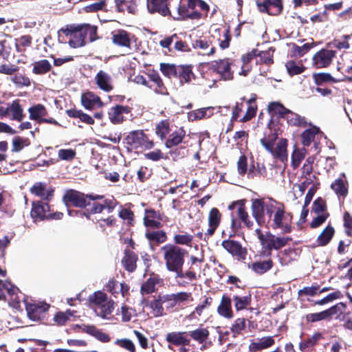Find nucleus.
I'll return each mask as SVG.
<instances>
[{"label": "nucleus", "mask_w": 352, "mask_h": 352, "mask_svg": "<svg viewBox=\"0 0 352 352\" xmlns=\"http://www.w3.org/2000/svg\"><path fill=\"white\" fill-rule=\"evenodd\" d=\"M81 104L87 110H92L96 107H102L104 105L100 98L91 91H87L81 95Z\"/></svg>", "instance_id": "obj_29"}, {"label": "nucleus", "mask_w": 352, "mask_h": 352, "mask_svg": "<svg viewBox=\"0 0 352 352\" xmlns=\"http://www.w3.org/2000/svg\"><path fill=\"white\" fill-rule=\"evenodd\" d=\"M164 218H166L164 214L159 210L157 211L153 208L146 209L143 223L148 228L160 229L163 226L162 221H164Z\"/></svg>", "instance_id": "obj_13"}, {"label": "nucleus", "mask_w": 352, "mask_h": 352, "mask_svg": "<svg viewBox=\"0 0 352 352\" xmlns=\"http://www.w3.org/2000/svg\"><path fill=\"white\" fill-rule=\"evenodd\" d=\"M273 266L274 262L271 258H269L267 261L254 262L249 267L258 274H263L270 270Z\"/></svg>", "instance_id": "obj_53"}, {"label": "nucleus", "mask_w": 352, "mask_h": 352, "mask_svg": "<svg viewBox=\"0 0 352 352\" xmlns=\"http://www.w3.org/2000/svg\"><path fill=\"white\" fill-rule=\"evenodd\" d=\"M145 237L150 245L157 246L167 241L166 232L162 230H147L145 232Z\"/></svg>", "instance_id": "obj_34"}, {"label": "nucleus", "mask_w": 352, "mask_h": 352, "mask_svg": "<svg viewBox=\"0 0 352 352\" xmlns=\"http://www.w3.org/2000/svg\"><path fill=\"white\" fill-rule=\"evenodd\" d=\"M157 285H163L164 279L159 274L152 272L150 277L142 284L140 293L143 296L152 294L156 291L155 286Z\"/></svg>", "instance_id": "obj_26"}, {"label": "nucleus", "mask_w": 352, "mask_h": 352, "mask_svg": "<svg viewBox=\"0 0 352 352\" xmlns=\"http://www.w3.org/2000/svg\"><path fill=\"white\" fill-rule=\"evenodd\" d=\"M309 129H305L300 135L301 143L304 147H308L312 142H314L315 146H317L318 143L315 142L316 138H320L324 135V133L320 129L312 124L311 122H308Z\"/></svg>", "instance_id": "obj_20"}, {"label": "nucleus", "mask_w": 352, "mask_h": 352, "mask_svg": "<svg viewBox=\"0 0 352 352\" xmlns=\"http://www.w3.org/2000/svg\"><path fill=\"white\" fill-rule=\"evenodd\" d=\"M195 75L192 70V66L190 65H177V70L175 78L179 79L180 83H189L191 81L192 78H194Z\"/></svg>", "instance_id": "obj_43"}, {"label": "nucleus", "mask_w": 352, "mask_h": 352, "mask_svg": "<svg viewBox=\"0 0 352 352\" xmlns=\"http://www.w3.org/2000/svg\"><path fill=\"white\" fill-rule=\"evenodd\" d=\"M194 49H199L206 51L205 54L208 56L213 55L215 53L216 48L212 45L211 38H199L192 42Z\"/></svg>", "instance_id": "obj_39"}, {"label": "nucleus", "mask_w": 352, "mask_h": 352, "mask_svg": "<svg viewBox=\"0 0 352 352\" xmlns=\"http://www.w3.org/2000/svg\"><path fill=\"white\" fill-rule=\"evenodd\" d=\"M65 113L68 117L72 118H78L82 122L89 125H92L95 122L94 118L84 113L82 110L77 109L76 108L67 109Z\"/></svg>", "instance_id": "obj_45"}, {"label": "nucleus", "mask_w": 352, "mask_h": 352, "mask_svg": "<svg viewBox=\"0 0 352 352\" xmlns=\"http://www.w3.org/2000/svg\"><path fill=\"white\" fill-rule=\"evenodd\" d=\"M116 11L120 13H124L126 11L128 13L135 14L137 13L136 0H115Z\"/></svg>", "instance_id": "obj_38"}, {"label": "nucleus", "mask_w": 352, "mask_h": 352, "mask_svg": "<svg viewBox=\"0 0 352 352\" xmlns=\"http://www.w3.org/2000/svg\"><path fill=\"white\" fill-rule=\"evenodd\" d=\"M7 117L10 116L12 120L21 122L24 118L23 110L19 99L14 100L7 106Z\"/></svg>", "instance_id": "obj_33"}, {"label": "nucleus", "mask_w": 352, "mask_h": 352, "mask_svg": "<svg viewBox=\"0 0 352 352\" xmlns=\"http://www.w3.org/2000/svg\"><path fill=\"white\" fill-rule=\"evenodd\" d=\"M251 210L252 217L260 226L267 224L272 230H280L283 234L292 230L293 215L285 210V206L273 198L268 201L264 199L252 200Z\"/></svg>", "instance_id": "obj_1"}, {"label": "nucleus", "mask_w": 352, "mask_h": 352, "mask_svg": "<svg viewBox=\"0 0 352 352\" xmlns=\"http://www.w3.org/2000/svg\"><path fill=\"white\" fill-rule=\"evenodd\" d=\"M48 309H25L28 318L33 322H47L49 319Z\"/></svg>", "instance_id": "obj_47"}, {"label": "nucleus", "mask_w": 352, "mask_h": 352, "mask_svg": "<svg viewBox=\"0 0 352 352\" xmlns=\"http://www.w3.org/2000/svg\"><path fill=\"white\" fill-rule=\"evenodd\" d=\"M118 217L126 223L127 226L133 227L135 226V214L130 208L121 206L118 211Z\"/></svg>", "instance_id": "obj_56"}, {"label": "nucleus", "mask_w": 352, "mask_h": 352, "mask_svg": "<svg viewBox=\"0 0 352 352\" xmlns=\"http://www.w3.org/2000/svg\"><path fill=\"white\" fill-rule=\"evenodd\" d=\"M131 111L132 107L129 106L116 104L109 109L108 117L112 124H120L125 120L123 114L130 113Z\"/></svg>", "instance_id": "obj_23"}, {"label": "nucleus", "mask_w": 352, "mask_h": 352, "mask_svg": "<svg viewBox=\"0 0 352 352\" xmlns=\"http://www.w3.org/2000/svg\"><path fill=\"white\" fill-rule=\"evenodd\" d=\"M124 140L126 144L134 149L142 148L150 150L155 146V142L150 140L148 135L141 129L131 131Z\"/></svg>", "instance_id": "obj_8"}, {"label": "nucleus", "mask_w": 352, "mask_h": 352, "mask_svg": "<svg viewBox=\"0 0 352 352\" xmlns=\"http://www.w3.org/2000/svg\"><path fill=\"white\" fill-rule=\"evenodd\" d=\"M177 10L178 16L177 17L175 18V19L179 21H184L188 19L192 20L189 0H179V3Z\"/></svg>", "instance_id": "obj_44"}, {"label": "nucleus", "mask_w": 352, "mask_h": 352, "mask_svg": "<svg viewBox=\"0 0 352 352\" xmlns=\"http://www.w3.org/2000/svg\"><path fill=\"white\" fill-rule=\"evenodd\" d=\"M320 289L319 285H311V287H305L300 289L298 292V296L302 300H310L309 296L312 297L316 296Z\"/></svg>", "instance_id": "obj_61"}, {"label": "nucleus", "mask_w": 352, "mask_h": 352, "mask_svg": "<svg viewBox=\"0 0 352 352\" xmlns=\"http://www.w3.org/2000/svg\"><path fill=\"white\" fill-rule=\"evenodd\" d=\"M148 78L149 79L148 88L153 90L155 94L163 96L169 94L167 87L157 72L153 71L148 74Z\"/></svg>", "instance_id": "obj_24"}, {"label": "nucleus", "mask_w": 352, "mask_h": 352, "mask_svg": "<svg viewBox=\"0 0 352 352\" xmlns=\"http://www.w3.org/2000/svg\"><path fill=\"white\" fill-rule=\"evenodd\" d=\"M287 109L280 102H271L267 105V111L272 117L278 116V118H284Z\"/></svg>", "instance_id": "obj_52"}, {"label": "nucleus", "mask_w": 352, "mask_h": 352, "mask_svg": "<svg viewBox=\"0 0 352 352\" xmlns=\"http://www.w3.org/2000/svg\"><path fill=\"white\" fill-rule=\"evenodd\" d=\"M59 32H62L66 36H70L68 43L73 48L84 47L87 45L79 23H72L66 25L60 28Z\"/></svg>", "instance_id": "obj_10"}, {"label": "nucleus", "mask_w": 352, "mask_h": 352, "mask_svg": "<svg viewBox=\"0 0 352 352\" xmlns=\"http://www.w3.org/2000/svg\"><path fill=\"white\" fill-rule=\"evenodd\" d=\"M8 294V303L12 308H20L21 302L25 305V308H50V305L45 302H36L31 297L19 292L17 287L11 283L4 284Z\"/></svg>", "instance_id": "obj_6"}, {"label": "nucleus", "mask_w": 352, "mask_h": 352, "mask_svg": "<svg viewBox=\"0 0 352 352\" xmlns=\"http://www.w3.org/2000/svg\"><path fill=\"white\" fill-rule=\"evenodd\" d=\"M336 309H325L319 313L311 314L306 316L308 322H315L321 320H329L331 316L336 314Z\"/></svg>", "instance_id": "obj_54"}, {"label": "nucleus", "mask_w": 352, "mask_h": 352, "mask_svg": "<svg viewBox=\"0 0 352 352\" xmlns=\"http://www.w3.org/2000/svg\"><path fill=\"white\" fill-rule=\"evenodd\" d=\"M84 40L88 43H93L100 38L98 34V26L88 23H79Z\"/></svg>", "instance_id": "obj_32"}, {"label": "nucleus", "mask_w": 352, "mask_h": 352, "mask_svg": "<svg viewBox=\"0 0 352 352\" xmlns=\"http://www.w3.org/2000/svg\"><path fill=\"white\" fill-rule=\"evenodd\" d=\"M107 0H99L97 2L85 6L83 10L87 13L98 12V11L107 12L109 11L107 8Z\"/></svg>", "instance_id": "obj_60"}, {"label": "nucleus", "mask_w": 352, "mask_h": 352, "mask_svg": "<svg viewBox=\"0 0 352 352\" xmlns=\"http://www.w3.org/2000/svg\"><path fill=\"white\" fill-rule=\"evenodd\" d=\"M112 43L118 47L131 49L132 41L135 36L123 29H118L111 32Z\"/></svg>", "instance_id": "obj_16"}, {"label": "nucleus", "mask_w": 352, "mask_h": 352, "mask_svg": "<svg viewBox=\"0 0 352 352\" xmlns=\"http://www.w3.org/2000/svg\"><path fill=\"white\" fill-rule=\"evenodd\" d=\"M161 72L167 78H172L176 77L177 65L175 64L162 63L160 65Z\"/></svg>", "instance_id": "obj_63"}, {"label": "nucleus", "mask_w": 352, "mask_h": 352, "mask_svg": "<svg viewBox=\"0 0 352 352\" xmlns=\"http://www.w3.org/2000/svg\"><path fill=\"white\" fill-rule=\"evenodd\" d=\"M186 135V132L183 127H176L168 135L164 141V145L167 148L177 146L182 144Z\"/></svg>", "instance_id": "obj_27"}, {"label": "nucleus", "mask_w": 352, "mask_h": 352, "mask_svg": "<svg viewBox=\"0 0 352 352\" xmlns=\"http://www.w3.org/2000/svg\"><path fill=\"white\" fill-rule=\"evenodd\" d=\"M334 228L329 224L327 225L318 235L316 242L319 246H326L328 245L335 234Z\"/></svg>", "instance_id": "obj_46"}, {"label": "nucleus", "mask_w": 352, "mask_h": 352, "mask_svg": "<svg viewBox=\"0 0 352 352\" xmlns=\"http://www.w3.org/2000/svg\"><path fill=\"white\" fill-rule=\"evenodd\" d=\"M268 131L264 133V136L260 140L261 145L268 151L274 159L279 160L284 162L287 161V145L288 141L286 138H280L276 147L275 142L280 135V128L274 120L271 119L267 124Z\"/></svg>", "instance_id": "obj_3"}, {"label": "nucleus", "mask_w": 352, "mask_h": 352, "mask_svg": "<svg viewBox=\"0 0 352 352\" xmlns=\"http://www.w3.org/2000/svg\"><path fill=\"white\" fill-rule=\"evenodd\" d=\"M50 211L49 202L45 201H34L32 203L30 216L34 221H41L47 219Z\"/></svg>", "instance_id": "obj_19"}, {"label": "nucleus", "mask_w": 352, "mask_h": 352, "mask_svg": "<svg viewBox=\"0 0 352 352\" xmlns=\"http://www.w3.org/2000/svg\"><path fill=\"white\" fill-rule=\"evenodd\" d=\"M241 100L242 101H246L248 107L245 115L241 118L239 121L241 122H245L256 116L258 109L256 103L257 96L256 94H252L250 98L248 100H246L245 96L242 97Z\"/></svg>", "instance_id": "obj_30"}, {"label": "nucleus", "mask_w": 352, "mask_h": 352, "mask_svg": "<svg viewBox=\"0 0 352 352\" xmlns=\"http://www.w3.org/2000/svg\"><path fill=\"white\" fill-rule=\"evenodd\" d=\"M230 65L231 63L229 58H225L215 61L212 66L214 71L220 74L223 80H228L233 78V73L231 71Z\"/></svg>", "instance_id": "obj_28"}, {"label": "nucleus", "mask_w": 352, "mask_h": 352, "mask_svg": "<svg viewBox=\"0 0 352 352\" xmlns=\"http://www.w3.org/2000/svg\"><path fill=\"white\" fill-rule=\"evenodd\" d=\"M15 47L18 52H22L25 48L30 47L32 43V37L29 35H23L15 39Z\"/></svg>", "instance_id": "obj_62"}, {"label": "nucleus", "mask_w": 352, "mask_h": 352, "mask_svg": "<svg viewBox=\"0 0 352 352\" xmlns=\"http://www.w3.org/2000/svg\"><path fill=\"white\" fill-rule=\"evenodd\" d=\"M161 250L168 271L175 273L180 268H183L185 256L188 254L185 249L175 244L168 243L162 247Z\"/></svg>", "instance_id": "obj_5"}, {"label": "nucleus", "mask_w": 352, "mask_h": 352, "mask_svg": "<svg viewBox=\"0 0 352 352\" xmlns=\"http://www.w3.org/2000/svg\"><path fill=\"white\" fill-rule=\"evenodd\" d=\"M283 119L286 120L287 122L290 126L298 127H306L308 126V122L306 118L293 112L289 109Z\"/></svg>", "instance_id": "obj_41"}, {"label": "nucleus", "mask_w": 352, "mask_h": 352, "mask_svg": "<svg viewBox=\"0 0 352 352\" xmlns=\"http://www.w3.org/2000/svg\"><path fill=\"white\" fill-rule=\"evenodd\" d=\"M30 119L37 120L43 116L47 115V110L43 104H37L29 108Z\"/></svg>", "instance_id": "obj_59"}, {"label": "nucleus", "mask_w": 352, "mask_h": 352, "mask_svg": "<svg viewBox=\"0 0 352 352\" xmlns=\"http://www.w3.org/2000/svg\"><path fill=\"white\" fill-rule=\"evenodd\" d=\"M52 66L47 59H41L32 63V73L36 75H44L51 72Z\"/></svg>", "instance_id": "obj_50"}, {"label": "nucleus", "mask_w": 352, "mask_h": 352, "mask_svg": "<svg viewBox=\"0 0 352 352\" xmlns=\"http://www.w3.org/2000/svg\"><path fill=\"white\" fill-rule=\"evenodd\" d=\"M166 340L170 344L175 346H188L190 340L186 336V332H170L166 334Z\"/></svg>", "instance_id": "obj_37"}, {"label": "nucleus", "mask_w": 352, "mask_h": 352, "mask_svg": "<svg viewBox=\"0 0 352 352\" xmlns=\"http://www.w3.org/2000/svg\"><path fill=\"white\" fill-rule=\"evenodd\" d=\"M256 231L258 233V238L261 243L269 252L268 255H271L272 250H280L292 240L290 237L276 236L270 232H267L265 235L260 229H257Z\"/></svg>", "instance_id": "obj_9"}, {"label": "nucleus", "mask_w": 352, "mask_h": 352, "mask_svg": "<svg viewBox=\"0 0 352 352\" xmlns=\"http://www.w3.org/2000/svg\"><path fill=\"white\" fill-rule=\"evenodd\" d=\"M331 188L338 197L344 198L348 195V182L342 178L336 179L331 184Z\"/></svg>", "instance_id": "obj_51"}, {"label": "nucleus", "mask_w": 352, "mask_h": 352, "mask_svg": "<svg viewBox=\"0 0 352 352\" xmlns=\"http://www.w3.org/2000/svg\"><path fill=\"white\" fill-rule=\"evenodd\" d=\"M160 45L163 48H166L168 52H172L170 46L174 43V50L182 52H190L191 49L186 41H183L179 37L177 34H173L171 36H166L160 41Z\"/></svg>", "instance_id": "obj_14"}, {"label": "nucleus", "mask_w": 352, "mask_h": 352, "mask_svg": "<svg viewBox=\"0 0 352 352\" xmlns=\"http://www.w3.org/2000/svg\"><path fill=\"white\" fill-rule=\"evenodd\" d=\"M287 72L290 76L302 74L306 69L302 63H297L294 60H289L285 63Z\"/></svg>", "instance_id": "obj_58"}, {"label": "nucleus", "mask_w": 352, "mask_h": 352, "mask_svg": "<svg viewBox=\"0 0 352 352\" xmlns=\"http://www.w3.org/2000/svg\"><path fill=\"white\" fill-rule=\"evenodd\" d=\"M189 334L194 340L197 341L200 344H204L200 348L201 350L206 349L211 344V342H206L209 336V331L207 329L198 328L190 331Z\"/></svg>", "instance_id": "obj_40"}, {"label": "nucleus", "mask_w": 352, "mask_h": 352, "mask_svg": "<svg viewBox=\"0 0 352 352\" xmlns=\"http://www.w3.org/2000/svg\"><path fill=\"white\" fill-rule=\"evenodd\" d=\"M138 256L129 249H125L122 264L124 270L129 272H133L137 268Z\"/></svg>", "instance_id": "obj_31"}, {"label": "nucleus", "mask_w": 352, "mask_h": 352, "mask_svg": "<svg viewBox=\"0 0 352 352\" xmlns=\"http://www.w3.org/2000/svg\"><path fill=\"white\" fill-rule=\"evenodd\" d=\"M83 331L94 338H96L99 341L106 343L109 342L111 340L109 336L100 329H97L96 327L92 325H86L83 328Z\"/></svg>", "instance_id": "obj_55"}, {"label": "nucleus", "mask_w": 352, "mask_h": 352, "mask_svg": "<svg viewBox=\"0 0 352 352\" xmlns=\"http://www.w3.org/2000/svg\"><path fill=\"white\" fill-rule=\"evenodd\" d=\"M171 131L172 126L169 119L162 120L155 124V133L162 141L166 139Z\"/></svg>", "instance_id": "obj_42"}, {"label": "nucleus", "mask_w": 352, "mask_h": 352, "mask_svg": "<svg viewBox=\"0 0 352 352\" xmlns=\"http://www.w3.org/2000/svg\"><path fill=\"white\" fill-rule=\"evenodd\" d=\"M168 0H146V6L149 13H158L163 16L170 15Z\"/></svg>", "instance_id": "obj_25"}, {"label": "nucleus", "mask_w": 352, "mask_h": 352, "mask_svg": "<svg viewBox=\"0 0 352 352\" xmlns=\"http://www.w3.org/2000/svg\"><path fill=\"white\" fill-rule=\"evenodd\" d=\"M30 192L32 195L40 197L41 201L50 202L54 197V188L52 186L47 187L45 182H38L30 188Z\"/></svg>", "instance_id": "obj_17"}, {"label": "nucleus", "mask_w": 352, "mask_h": 352, "mask_svg": "<svg viewBox=\"0 0 352 352\" xmlns=\"http://www.w3.org/2000/svg\"><path fill=\"white\" fill-rule=\"evenodd\" d=\"M63 201L67 206L86 209V218L90 219L91 214L102 213L107 210L112 212L119 202L113 197L105 199L103 195L85 194L74 189H67L63 197Z\"/></svg>", "instance_id": "obj_2"}, {"label": "nucleus", "mask_w": 352, "mask_h": 352, "mask_svg": "<svg viewBox=\"0 0 352 352\" xmlns=\"http://www.w3.org/2000/svg\"><path fill=\"white\" fill-rule=\"evenodd\" d=\"M275 52V48L274 47H270L268 50L265 51H258L257 52V56L259 58V63L265 64L267 65H271L274 63V53Z\"/></svg>", "instance_id": "obj_57"}, {"label": "nucleus", "mask_w": 352, "mask_h": 352, "mask_svg": "<svg viewBox=\"0 0 352 352\" xmlns=\"http://www.w3.org/2000/svg\"><path fill=\"white\" fill-rule=\"evenodd\" d=\"M312 79L316 86H324L326 84L340 82V80L335 78L331 74L327 72L313 73Z\"/></svg>", "instance_id": "obj_48"}, {"label": "nucleus", "mask_w": 352, "mask_h": 352, "mask_svg": "<svg viewBox=\"0 0 352 352\" xmlns=\"http://www.w3.org/2000/svg\"><path fill=\"white\" fill-rule=\"evenodd\" d=\"M274 344V339L272 336H266L261 338H256L251 342L249 345V350L251 352H256L272 346Z\"/></svg>", "instance_id": "obj_35"}, {"label": "nucleus", "mask_w": 352, "mask_h": 352, "mask_svg": "<svg viewBox=\"0 0 352 352\" xmlns=\"http://www.w3.org/2000/svg\"><path fill=\"white\" fill-rule=\"evenodd\" d=\"M192 20L206 19L208 16L210 6L203 0H189Z\"/></svg>", "instance_id": "obj_22"}, {"label": "nucleus", "mask_w": 352, "mask_h": 352, "mask_svg": "<svg viewBox=\"0 0 352 352\" xmlns=\"http://www.w3.org/2000/svg\"><path fill=\"white\" fill-rule=\"evenodd\" d=\"M245 199H240L231 202L228 209L232 210L230 213L231 223L228 237H234L238 234L242 228L241 223H243L248 229H252L254 222L250 219L245 207Z\"/></svg>", "instance_id": "obj_4"}, {"label": "nucleus", "mask_w": 352, "mask_h": 352, "mask_svg": "<svg viewBox=\"0 0 352 352\" xmlns=\"http://www.w3.org/2000/svg\"><path fill=\"white\" fill-rule=\"evenodd\" d=\"M222 247L232 256L239 261L246 259L248 251L245 248L242 247L240 242L231 239L223 240L221 243Z\"/></svg>", "instance_id": "obj_15"}, {"label": "nucleus", "mask_w": 352, "mask_h": 352, "mask_svg": "<svg viewBox=\"0 0 352 352\" xmlns=\"http://www.w3.org/2000/svg\"><path fill=\"white\" fill-rule=\"evenodd\" d=\"M222 220V214L217 208H212L208 216V228L207 229L205 236L209 238L212 236L219 226L221 224Z\"/></svg>", "instance_id": "obj_21"}, {"label": "nucleus", "mask_w": 352, "mask_h": 352, "mask_svg": "<svg viewBox=\"0 0 352 352\" xmlns=\"http://www.w3.org/2000/svg\"><path fill=\"white\" fill-rule=\"evenodd\" d=\"M95 81L98 87L106 91H111L113 87L111 85V78L109 74L102 70H100L95 76Z\"/></svg>", "instance_id": "obj_36"}, {"label": "nucleus", "mask_w": 352, "mask_h": 352, "mask_svg": "<svg viewBox=\"0 0 352 352\" xmlns=\"http://www.w3.org/2000/svg\"><path fill=\"white\" fill-rule=\"evenodd\" d=\"M87 305L90 307L114 308L116 302L104 292L98 290L89 296Z\"/></svg>", "instance_id": "obj_11"}, {"label": "nucleus", "mask_w": 352, "mask_h": 352, "mask_svg": "<svg viewBox=\"0 0 352 352\" xmlns=\"http://www.w3.org/2000/svg\"><path fill=\"white\" fill-rule=\"evenodd\" d=\"M192 300L190 293L181 292L176 294H160L157 298L151 302V308H162L164 305L167 308L181 305L182 303Z\"/></svg>", "instance_id": "obj_7"}, {"label": "nucleus", "mask_w": 352, "mask_h": 352, "mask_svg": "<svg viewBox=\"0 0 352 352\" xmlns=\"http://www.w3.org/2000/svg\"><path fill=\"white\" fill-rule=\"evenodd\" d=\"M256 5L260 12L271 16H278L283 10V0H256Z\"/></svg>", "instance_id": "obj_12"}, {"label": "nucleus", "mask_w": 352, "mask_h": 352, "mask_svg": "<svg viewBox=\"0 0 352 352\" xmlns=\"http://www.w3.org/2000/svg\"><path fill=\"white\" fill-rule=\"evenodd\" d=\"M307 150L305 147L299 148L296 146L291 155V166L294 170L298 168L302 161L305 158Z\"/></svg>", "instance_id": "obj_49"}, {"label": "nucleus", "mask_w": 352, "mask_h": 352, "mask_svg": "<svg viewBox=\"0 0 352 352\" xmlns=\"http://www.w3.org/2000/svg\"><path fill=\"white\" fill-rule=\"evenodd\" d=\"M336 52L333 50L322 49L316 52L312 58L313 65L317 68L327 67L331 63Z\"/></svg>", "instance_id": "obj_18"}, {"label": "nucleus", "mask_w": 352, "mask_h": 352, "mask_svg": "<svg viewBox=\"0 0 352 352\" xmlns=\"http://www.w3.org/2000/svg\"><path fill=\"white\" fill-rule=\"evenodd\" d=\"M72 316H74V313L69 309H67L65 311H58L54 316L53 320L57 325H64Z\"/></svg>", "instance_id": "obj_64"}]
</instances>
